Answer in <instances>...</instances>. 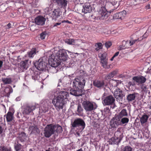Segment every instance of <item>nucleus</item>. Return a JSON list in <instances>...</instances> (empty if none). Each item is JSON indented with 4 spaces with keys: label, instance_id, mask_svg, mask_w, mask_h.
I'll list each match as a JSON object with an SVG mask.
<instances>
[{
    "label": "nucleus",
    "instance_id": "f257e3e1",
    "mask_svg": "<svg viewBox=\"0 0 151 151\" xmlns=\"http://www.w3.org/2000/svg\"><path fill=\"white\" fill-rule=\"evenodd\" d=\"M68 57L66 52L64 50L54 51L48 60L49 64L52 67L50 69H55V68L59 65L62 61H66Z\"/></svg>",
    "mask_w": 151,
    "mask_h": 151
},
{
    "label": "nucleus",
    "instance_id": "f03ea898",
    "mask_svg": "<svg viewBox=\"0 0 151 151\" xmlns=\"http://www.w3.org/2000/svg\"><path fill=\"white\" fill-rule=\"evenodd\" d=\"M86 80L83 78H77L73 82V88L70 91V94L76 96H81L83 94L82 88L85 85Z\"/></svg>",
    "mask_w": 151,
    "mask_h": 151
},
{
    "label": "nucleus",
    "instance_id": "7ed1b4c3",
    "mask_svg": "<svg viewBox=\"0 0 151 151\" xmlns=\"http://www.w3.org/2000/svg\"><path fill=\"white\" fill-rule=\"evenodd\" d=\"M69 96V93L67 92L60 91L57 97H55L52 100V103L56 109L59 111L60 109H63V105L65 104L67 97Z\"/></svg>",
    "mask_w": 151,
    "mask_h": 151
},
{
    "label": "nucleus",
    "instance_id": "20e7f679",
    "mask_svg": "<svg viewBox=\"0 0 151 151\" xmlns=\"http://www.w3.org/2000/svg\"><path fill=\"white\" fill-rule=\"evenodd\" d=\"M56 125L50 124L46 126L44 129L43 134L46 138H49L55 133Z\"/></svg>",
    "mask_w": 151,
    "mask_h": 151
},
{
    "label": "nucleus",
    "instance_id": "39448f33",
    "mask_svg": "<svg viewBox=\"0 0 151 151\" xmlns=\"http://www.w3.org/2000/svg\"><path fill=\"white\" fill-rule=\"evenodd\" d=\"M44 60L43 58H40L34 64L35 66L40 70H43L45 69L47 65V61Z\"/></svg>",
    "mask_w": 151,
    "mask_h": 151
},
{
    "label": "nucleus",
    "instance_id": "423d86ee",
    "mask_svg": "<svg viewBox=\"0 0 151 151\" xmlns=\"http://www.w3.org/2000/svg\"><path fill=\"white\" fill-rule=\"evenodd\" d=\"M72 127L73 128L80 127L82 130H83L86 126L84 120L80 118L75 119L73 122L71 123Z\"/></svg>",
    "mask_w": 151,
    "mask_h": 151
},
{
    "label": "nucleus",
    "instance_id": "0eeeda50",
    "mask_svg": "<svg viewBox=\"0 0 151 151\" xmlns=\"http://www.w3.org/2000/svg\"><path fill=\"white\" fill-rule=\"evenodd\" d=\"M109 13L106 7L101 8L99 12L97 18H99L100 19H106L108 17Z\"/></svg>",
    "mask_w": 151,
    "mask_h": 151
},
{
    "label": "nucleus",
    "instance_id": "6e6552de",
    "mask_svg": "<svg viewBox=\"0 0 151 151\" xmlns=\"http://www.w3.org/2000/svg\"><path fill=\"white\" fill-rule=\"evenodd\" d=\"M36 108L35 105H27L23 108L22 114L25 115H31Z\"/></svg>",
    "mask_w": 151,
    "mask_h": 151
},
{
    "label": "nucleus",
    "instance_id": "1a4fd4ad",
    "mask_svg": "<svg viewBox=\"0 0 151 151\" xmlns=\"http://www.w3.org/2000/svg\"><path fill=\"white\" fill-rule=\"evenodd\" d=\"M107 55V53L106 52H104L99 55L100 56L102 66L104 68L109 69L110 68V66L107 65L108 59L106 58Z\"/></svg>",
    "mask_w": 151,
    "mask_h": 151
},
{
    "label": "nucleus",
    "instance_id": "9d476101",
    "mask_svg": "<svg viewBox=\"0 0 151 151\" xmlns=\"http://www.w3.org/2000/svg\"><path fill=\"white\" fill-rule=\"evenodd\" d=\"M52 1L58 8H60L65 9L68 4L67 0H52Z\"/></svg>",
    "mask_w": 151,
    "mask_h": 151
},
{
    "label": "nucleus",
    "instance_id": "9b49d317",
    "mask_svg": "<svg viewBox=\"0 0 151 151\" xmlns=\"http://www.w3.org/2000/svg\"><path fill=\"white\" fill-rule=\"evenodd\" d=\"M115 101V98L112 95L106 96L103 101L104 104L105 105H110L114 104Z\"/></svg>",
    "mask_w": 151,
    "mask_h": 151
},
{
    "label": "nucleus",
    "instance_id": "f8f14e48",
    "mask_svg": "<svg viewBox=\"0 0 151 151\" xmlns=\"http://www.w3.org/2000/svg\"><path fill=\"white\" fill-rule=\"evenodd\" d=\"M28 60L22 61L18 64V69L20 72H23L25 69L26 70L28 68Z\"/></svg>",
    "mask_w": 151,
    "mask_h": 151
},
{
    "label": "nucleus",
    "instance_id": "ddd939ff",
    "mask_svg": "<svg viewBox=\"0 0 151 151\" xmlns=\"http://www.w3.org/2000/svg\"><path fill=\"white\" fill-rule=\"evenodd\" d=\"M83 108L86 111H91L94 109L93 104L88 101H85L83 103Z\"/></svg>",
    "mask_w": 151,
    "mask_h": 151
},
{
    "label": "nucleus",
    "instance_id": "4468645a",
    "mask_svg": "<svg viewBox=\"0 0 151 151\" xmlns=\"http://www.w3.org/2000/svg\"><path fill=\"white\" fill-rule=\"evenodd\" d=\"M82 12L84 13H90L92 11V6L90 3H86L83 5Z\"/></svg>",
    "mask_w": 151,
    "mask_h": 151
},
{
    "label": "nucleus",
    "instance_id": "2eb2a0df",
    "mask_svg": "<svg viewBox=\"0 0 151 151\" xmlns=\"http://www.w3.org/2000/svg\"><path fill=\"white\" fill-rule=\"evenodd\" d=\"M122 135H121L120 136V137L119 138L115 135L114 137H112L109 139V144L118 145L122 139Z\"/></svg>",
    "mask_w": 151,
    "mask_h": 151
},
{
    "label": "nucleus",
    "instance_id": "dca6fc26",
    "mask_svg": "<svg viewBox=\"0 0 151 151\" xmlns=\"http://www.w3.org/2000/svg\"><path fill=\"white\" fill-rule=\"evenodd\" d=\"M132 79L138 84L144 83L147 80L145 78L142 76H134L133 77Z\"/></svg>",
    "mask_w": 151,
    "mask_h": 151
},
{
    "label": "nucleus",
    "instance_id": "f3484780",
    "mask_svg": "<svg viewBox=\"0 0 151 151\" xmlns=\"http://www.w3.org/2000/svg\"><path fill=\"white\" fill-rule=\"evenodd\" d=\"M113 94L115 97L117 99H122L123 94L122 91L119 88H116L115 90H113Z\"/></svg>",
    "mask_w": 151,
    "mask_h": 151
},
{
    "label": "nucleus",
    "instance_id": "a211bd4d",
    "mask_svg": "<svg viewBox=\"0 0 151 151\" xmlns=\"http://www.w3.org/2000/svg\"><path fill=\"white\" fill-rule=\"evenodd\" d=\"M126 12L125 10H123L120 12L116 13L113 15L114 19H121L122 20L124 18L126 15Z\"/></svg>",
    "mask_w": 151,
    "mask_h": 151
},
{
    "label": "nucleus",
    "instance_id": "6ab92c4d",
    "mask_svg": "<svg viewBox=\"0 0 151 151\" xmlns=\"http://www.w3.org/2000/svg\"><path fill=\"white\" fill-rule=\"evenodd\" d=\"M45 21L46 19L41 16H37L35 19V24L38 25H42L45 24Z\"/></svg>",
    "mask_w": 151,
    "mask_h": 151
},
{
    "label": "nucleus",
    "instance_id": "aec40b11",
    "mask_svg": "<svg viewBox=\"0 0 151 151\" xmlns=\"http://www.w3.org/2000/svg\"><path fill=\"white\" fill-rule=\"evenodd\" d=\"M118 81L115 80L113 79L110 80L109 82V85H110V88L112 90V92H113V90L115 88H117L116 87L119 84Z\"/></svg>",
    "mask_w": 151,
    "mask_h": 151
},
{
    "label": "nucleus",
    "instance_id": "412c9836",
    "mask_svg": "<svg viewBox=\"0 0 151 151\" xmlns=\"http://www.w3.org/2000/svg\"><path fill=\"white\" fill-rule=\"evenodd\" d=\"M4 118L6 119V121L9 124V122L12 121L14 119V114L12 112L9 111L4 116Z\"/></svg>",
    "mask_w": 151,
    "mask_h": 151
},
{
    "label": "nucleus",
    "instance_id": "4be33fe9",
    "mask_svg": "<svg viewBox=\"0 0 151 151\" xmlns=\"http://www.w3.org/2000/svg\"><path fill=\"white\" fill-rule=\"evenodd\" d=\"M47 104L46 102L42 103L41 106L39 108V110L41 112L45 113L48 111V107Z\"/></svg>",
    "mask_w": 151,
    "mask_h": 151
},
{
    "label": "nucleus",
    "instance_id": "5701e85b",
    "mask_svg": "<svg viewBox=\"0 0 151 151\" xmlns=\"http://www.w3.org/2000/svg\"><path fill=\"white\" fill-rule=\"evenodd\" d=\"M29 130L31 132L32 134L37 133L39 132V129L37 126L33 124V125L29 127Z\"/></svg>",
    "mask_w": 151,
    "mask_h": 151
},
{
    "label": "nucleus",
    "instance_id": "b1692460",
    "mask_svg": "<svg viewBox=\"0 0 151 151\" xmlns=\"http://www.w3.org/2000/svg\"><path fill=\"white\" fill-rule=\"evenodd\" d=\"M93 84L95 86L100 88L104 87V83L103 81L97 80L94 81Z\"/></svg>",
    "mask_w": 151,
    "mask_h": 151
},
{
    "label": "nucleus",
    "instance_id": "393cba45",
    "mask_svg": "<svg viewBox=\"0 0 151 151\" xmlns=\"http://www.w3.org/2000/svg\"><path fill=\"white\" fill-rule=\"evenodd\" d=\"M83 109L80 104L78 106L77 111H76V114L79 116H82L83 115Z\"/></svg>",
    "mask_w": 151,
    "mask_h": 151
},
{
    "label": "nucleus",
    "instance_id": "a878e982",
    "mask_svg": "<svg viewBox=\"0 0 151 151\" xmlns=\"http://www.w3.org/2000/svg\"><path fill=\"white\" fill-rule=\"evenodd\" d=\"M60 12L59 9H55L52 12V16L54 19H56L60 17Z\"/></svg>",
    "mask_w": 151,
    "mask_h": 151
},
{
    "label": "nucleus",
    "instance_id": "bb28decb",
    "mask_svg": "<svg viewBox=\"0 0 151 151\" xmlns=\"http://www.w3.org/2000/svg\"><path fill=\"white\" fill-rule=\"evenodd\" d=\"M138 94V93H134L133 94H129L127 96V99L129 102L132 101L135 99L136 96Z\"/></svg>",
    "mask_w": 151,
    "mask_h": 151
},
{
    "label": "nucleus",
    "instance_id": "cd10ccee",
    "mask_svg": "<svg viewBox=\"0 0 151 151\" xmlns=\"http://www.w3.org/2000/svg\"><path fill=\"white\" fill-rule=\"evenodd\" d=\"M17 138L21 142H22L26 140L27 136L24 132H22L19 134Z\"/></svg>",
    "mask_w": 151,
    "mask_h": 151
},
{
    "label": "nucleus",
    "instance_id": "c85d7f7f",
    "mask_svg": "<svg viewBox=\"0 0 151 151\" xmlns=\"http://www.w3.org/2000/svg\"><path fill=\"white\" fill-rule=\"evenodd\" d=\"M128 115V114L127 110L123 109L119 113L118 116L120 118H122L123 117L127 116Z\"/></svg>",
    "mask_w": 151,
    "mask_h": 151
},
{
    "label": "nucleus",
    "instance_id": "c756f323",
    "mask_svg": "<svg viewBox=\"0 0 151 151\" xmlns=\"http://www.w3.org/2000/svg\"><path fill=\"white\" fill-rule=\"evenodd\" d=\"M36 48H32L30 51L27 53L28 57L30 58H33L36 54Z\"/></svg>",
    "mask_w": 151,
    "mask_h": 151
},
{
    "label": "nucleus",
    "instance_id": "7c9ffc66",
    "mask_svg": "<svg viewBox=\"0 0 151 151\" xmlns=\"http://www.w3.org/2000/svg\"><path fill=\"white\" fill-rule=\"evenodd\" d=\"M149 116L147 114H144L142 116L140 119V121L141 124H143L147 122Z\"/></svg>",
    "mask_w": 151,
    "mask_h": 151
},
{
    "label": "nucleus",
    "instance_id": "2f4dec72",
    "mask_svg": "<svg viewBox=\"0 0 151 151\" xmlns=\"http://www.w3.org/2000/svg\"><path fill=\"white\" fill-rule=\"evenodd\" d=\"M120 118L119 117H115L113 118V127H115V125H120L121 124V121L120 120Z\"/></svg>",
    "mask_w": 151,
    "mask_h": 151
},
{
    "label": "nucleus",
    "instance_id": "473e14b6",
    "mask_svg": "<svg viewBox=\"0 0 151 151\" xmlns=\"http://www.w3.org/2000/svg\"><path fill=\"white\" fill-rule=\"evenodd\" d=\"M13 91V90L11 87H6L4 90V92L6 93L5 96L9 97L11 93Z\"/></svg>",
    "mask_w": 151,
    "mask_h": 151
},
{
    "label": "nucleus",
    "instance_id": "72a5a7b5",
    "mask_svg": "<svg viewBox=\"0 0 151 151\" xmlns=\"http://www.w3.org/2000/svg\"><path fill=\"white\" fill-rule=\"evenodd\" d=\"M2 80L4 84H9L12 82V79L11 78H2Z\"/></svg>",
    "mask_w": 151,
    "mask_h": 151
},
{
    "label": "nucleus",
    "instance_id": "f704fd0d",
    "mask_svg": "<svg viewBox=\"0 0 151 151\" xmlns=\"http://www.w3.org/2000/svg\"><path fill=\"white\" fill-rule=\"evenodd\" d=\"M76 40L72 39H67L65 40V42L69 45H74Z\"/></svg>",
    "mask_w": 151,
    "mask_h": 151
},
{
    "label": "nucleus",
    "instance_id": "c9c22d12",
    "mask_svg": "<svg viewBox=\"0 0 151 151\" xmlns=\"http://www.w3.org/2000/svg\"><path fill=\"white\" fill-rule=\"evenodd\" d=\"M140 40H139V39H137L132 40V41H127L126 42H125L123 41V42H126V44H129V45L130 46H131L135 43L137 41H139Z\"/></svg>",
    "mask_w": 151,
    "mask_h": 151
},
{
    "label": "nucleus",
    "instance_id": "e433bc0d",
    "mask_svg": "<svg viewBox=\"0 0 151 151\" xmlns=\"http://www.w3.org/2000/svg\"><path fill=\"white\" fill-rule=\"evenodd\" d=\"M95 46L96 47L95 50L96 51H98L99 50L102 48V44L101 42H98L95 45Z\"/></svg>",
    "mask_w": 151,
    "mask_h": 151
},
{
    "label": "nucleus",
    "instance_id": "4c0bfd02",
    "mask_svg": "<svg viewBox=\"0 0 151 151\" xmlns=\"http://www.w3.org/2000/svg\"><path fill=\"white\" fill-rule=\"evenodd\" d=\"M98 4L101 6V8L106 7V6L107 3L106 0H100L98 3Z\"/></svg>",
    "mask_w": 151,
    "mask_h": 151
},
{
    "label": "nucleus",
    "instance_id": "58836bf2",
    "mask_svg": "<svg viewBox=\"0 0 151 151\" xmlns=\"http://www.w3.org/2000/svg\"><path fill=\"white\" fill-rule=\"evenodd\" d=\"M121 119L120 120L121 124H125L127 123L129 121V118L124 117L121 118Z\"/></svg>",
    "mask_w": 151,
    "mask_h": 151
},
{
    "label": "nucleus",
    "instance_id": "ea45409f",
    "mask_svg": "<svg viewBox=\"0 0 151 151\" xmlns=\"http://www.w3.org/2000/svg\"><path fill=\"white\" fill-rule=\"evenodd\" d=\"M55 131L58 133H60L63 131L62 127L58 125H56Z\"/></svg>",
    "mask_w": 151,
    "mask_h": 151
},
{
    "label": "nucleus",
    "instance_id": "a19ab883",
    "mask_svg": "<svg viewBox=\"0 0 151 151\" xmlns=\"http://www.w3.org/2000/svg\"><path fill=\"white\" fill-rule=\"evenodd\" d=\"M22 148V146L18 143L17 144L14 146V149L16 151H20Z\"/></svg>",
    "mask_w": 151,
    "mask_h": 151
},
{
    "label": "nucleus",
    "instance_id": "79ce46f5",
    "mask_svg": "<svg viewBox=\"0 0 151 151\" xmlns=\"http://www.w3.org/2000/svg\"><path fill=\"white\" fill-rule=\"evenodd\" d=\"M39 73L37 72H34V75L32 76V78L35 80H37L39 77Z\"/></svg>",
    "mask_w": 151,
    "mask_h": 151
},
{
    "label": "nucleus",
    "instance_id": "37998d69",
    "mask_svg": "<svg viewBox=\"0 0 151 151\" xmlns=\"http://www.w3.org/2000/svg\"><path fill=\"white\" fill-rule=\"evenodd\" d=\"M132 148L129 146H126L123 149L122 151H132Z\"/></svg>",
    "mask_w": 151,
    "mask_h": 151
},
{
    "label": "nucleus",
    "instance_id": "c03bdc74",
    "mask_svg": "<svg viewBox=\"0 0 151 151\" xmlns=\"http://www.w3.org/2000/svg\"><path fill=\"white\" fill-rule=\"evenodd\" d=\"M47 34V33L46 32H44L41 33L40 35V36L41 39L42 40L45 39Z\"/></svg>",
    "mask_w": 151,
    "mask_h": 151
},
{
    "label": "nucleus",
    "instance_id": "a18cd8bd",
    "mask_svg": "<svg viewBox=\"0 0 151 151\" xmlns=\"http://www.w3.org/2000/svg\"><path fill=\"white\" fill-rule=\"evenodd\" d=\"M40 0H35V2L33 3V5L35 7H37L39 5V1Z\"/></svg>",
    "mask_w": 151,
    "mask_h": 151
},
{
    "label": "nucleus",
    "instance_id": "49530a36",
    "mask_svg": "<svg viewBox=\"0 0 151 151\" xmlns=\"http://www.w3.org/2000/svg\"><path fill=\"white\" fill-rule=\"evenodd\" d=\"M113 77L112 75L110 73L105 77V79L107 81H109Z\"/></svg>",
    "mask_w": 151,
    "mask_h": 151
},
{
    "label": "nucleus",
    "instance_id": "de8ad7c7",
    "mask_svg": "<svg viewBox=\"0 0 151 151\" xmlns=\"http://www.w3.org/2000/svg\"><path fill=\"white\" fill-rule=\"evenodd\" d=\"M111 45V42L110 41L106 42L105 44V46L107 48L109 47Z\"/></svg>",
    "mask_w": 151,
    "mask_h": 151
},
{
    "label": "nucleus",
    "instance_id": "09e8293b",
    "mask_svg": "<svg viewBox=\"0 0 151 151\" xmlns=\"http://www.w3.org/2000/svg\"><path fill=\"white\" fill-rule=\"evenodd\" d=\"M5 29H9L11 27V24L10 23H9L6 25L4 26Z\"/></svg>",
    "mask_w": 151,
    "mask_h": 151
},
{
    "label": "nucleus",
    "instance_id": "8fccbe9b",
    "mask_svg": "<svg viewBox=\"0 0 151 151\" xmlns=\"http://www.w3.org/2000/svg\"><path fill=\"white\" fill-rule=\"evenodd\" d=\"M104 111L106 114L109 112L110 110L108 107H106L104 109Z\"/></svg>",
    "mask_w": 151,
    "mask_h": 151
},
{
    "label": "nucleus",
    "instance_id": "3c124183",
    "mask_svg": "<svg viewBox=\"0 0 151 151\" xmlns=\"http://www.w3.org/2000/svg\"><path fill=\"white\" fill-rule=\"evenodd\" d=\"M7 148V147H5L4 146H0V151H5V150Z\"/></svg>",
    "mask_w": 151,
    "mask_h": 151
},
{
    "label": "nucleus",
    "instance_id": "603ef678",
    "mask_svg": "<svg viewBox=\"0 0 151 151\" xmlns=\"http://www.w3.org/2000/svg\"><path fill=\"white\" fill-rule=\"evenodd\" d=\"M117 73V71L116 70H114L112 72H111L110 73L112 75V76L114 77V76H116V74Z\"/></svg>",
    "mask_w": 151,
    "mask_h": 151
},
{
    "label": "nucleus",
    "instance_id": "864d4df0",
    "mask_svg": "<svg viewBox=\"0 0 151 151\" xmlns=\"http://www.w3.org/2000/svg\"><path fill=\"white\" fill-rule=\"evenodd\" d=\"M141 88L144 91H146L147 89L146 86L144 84L142 85L141 86Z\"/></svg>",
    "mask_w": 151,
    "mask_h": 151
},
{
    "label": "nucleus",
    "instance_id": "5fc2aeb1",
    "mask_svg": "<svg viewBox=\"0 0 151 151\" xmlns=\"http://www.w3.org/2000/svg\"><path fill=\"white\" fill-rule=\"evenodd\" d=\"M3 7V6L1 5L0 6V11L1 12H5L6 11V9H3L2 8Z\"/></svg>",
    "mask_w": 151,
    "mask_h": 151
},
{
    "label": "nucleus",
    "instance_id": "6e6d98bb",
    "mask_svg": "<svg viewBox=\"0 0 151 151\" xmlns=\"http://www.w3.org/2000/svg\"><path fill=\"white\" fill-rule=\"evenodd\" d=\"M61 24V23L57 22L55 23L54 24L53 27L57 26L58 25H59Z\"/></svg>",
    "mask_w": 151,
    "mask_h": 151
},
{
    "label": "nucleus",
    "instance_id": "4d7b16f0",
    "mask_svg": "<svg viewBox=\"0 0 151 151\" xmlns=\"http://www.w3.org/2000/svg\"><path fill=\"white\" fill-rule=\"evenodd\" d=\"M147 34H146V33H145L143 35V36H142V39L140 40H142V39H143V38H145L146 37H147Z\"/></svg>",
    "mask_w": 151,
    "mask_h": 151
},
{
    "label": "nucleus",
    "instance_id": "13d9d810",
    "mask_svg": "<svg viewBox=\"0 0 151 151\" xmlns=\"http://www.w3.org/2000/svg\"><path fill=\"white\" fill-rule=\"evenodd\" d=\"M128 84L130 86H133L135 85V84L134 83H132L131 82H129L128 83Z\"/></svg>",
    "mask_w": 151,
    "mask_h": 151
},
{
    "label": "nucleus",
    "instance_id": "bf43d9fd",
    "mask_svg": "<svg viewBox=\"0 0 151 151\" xmlns=\"http://www.w3.org/2000/svg\"><path fill=\"white\" fill-rule=\"evenodd\" d=\"M10 67L9 66H4V69L5 70L9 69Z\"/></svg>",
    "mask_w": 151,
    "mask_h": 151
},
{
    "label": "nucleus",
    "instance_id": "052dcab7",
    "mask_svg": "<svg viewBox=\"0 0 151 151\" xmlns=\"http://www.w3.org/2000/svg\"><path fill=\"white\" fill-rule=\"evenodd\" d=\"M3 64V62L2 61L0 60V69L1 68Z\"/></svg>",
    "mask_w": 151,
    "mask_h": 151
},
{
    "label": "nucleus",
    "instance_id": "680f3d73",
    "mask_svg": "<svg viewBox=\"0 0 151 151\" xmlns=\"http://www.w3.org/2000/svg\"><path fill=\"white\" fill-rule=\"evenodd\" d=\"M119 52H117L115 53V54L114 55V56L115 57H116V56H117L119 54Z\"/></svg>",
    "mask_w": 151,
    "mask_h": 151
},
{
    "label": "nucleus",
    "instance_id": "e2e57ef3",
    "mask_svg": "<svg viewBox=\"0 0 151 151\" xmlns=\"http://www.w3.org/2000/svg\"><path fill=\"white\" fill-rule=\"evenodd\" d=\"M3 129L2 127L0 126V134L2 133L3 132Z\"/></svg>",
    "mask_w": 151,
    "mask_h": 151
},
{
    "label": "nucleus",
    "instance_id": "0e129e2a",
    "mask_svg": "<svg viewBox=\"0 0 151 151\" xmlns=\"http://www.w3.org/2000/svg\"><path fill=\"white\" fill-rule=\"evenodd\" d=\"M5 150V151H12L10 149H9L8 148H7Z\"/></svg>",
    "mask_w": 151,
    "mask_h": 151
},
{
    "label": "nucleus",
    "instance_id": "69168bd1",
    "mask_svg": "<svg viewBox=\"0 0 151 151\" xmlns=\"http://www.w3.org/2000/svg\"><path fill=\"white\" fill-rule=\"evenodd\" d=\"M115 57L113 55L112 57L110 59V60L111 61L113 60H114V58H115Z\"/></svg>",
    "mask_w": 151,
    "mask_h": 151
},
{
    "label": "nucleus",
    "instance_id": "338daca9",
    "mask_svg": "<svg viewBox=\"0 0 151 151\" xmlns=\"http://www.w3.org/2000/svg\"><path fill=\"white\" fill-rule=\"evenodd\" d=\"M150 5H149V4L147 5L146 6V8H147L148 9H149L150 8Z\"/></svg>",
    "mask_w": 151,
    "mask_h": 151
},
{
    "label": "nucleus",
    "instance_id": "774afa93",
    "mask_svg": "<svg viewBox=\"0 0 151 151\" xmlns=\"http://www.w3.org/2000/svg\"><path fill=\"white\" fill-rule=\"evenodd\" d=\"M76 151H83V150L81 148L78 150H77Z\"/></svg>",
    "mask_w": 151,
    "mask_h": 151
}]
</instances>
